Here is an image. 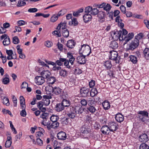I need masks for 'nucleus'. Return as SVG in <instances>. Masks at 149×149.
I'll list each match as a JSON object with an SVG mask.
<instances>
[{
    "mask_svg": "<svg viewBox=\"0 0 149 149\" xmlns=\"http://www.w3.org/2000/svg\"><path fill=\"white\" fill-rule=\"evenodd\" d=\"M80 102L82 105L83 106H86L87 104V101L85 99H84L81 100Z\"/></svg>",
    "mask_w": 149,
    "mask_h": 149,
    "instance_id": "nucleus-64",
    "label": "nucleus"
},
{
    "mask_svg": "<svg viewBox=\"0 0 149 149\" xmlns=\"http://www.w3.org/2000/svg\"><path fill=\"white\" fill-rule=\"evenodd\" d=\"M101 131L104 134H108L110 131L109 127L107 125L103 126L101 128Z\"/></svg>",
    "mask_w": 149,
    "mask_h": 149,
    "instance_id": "nucleus-16",
    "label": "nucleus"
},
{
    "mask_svg": "<svg viewBox=\"0 0 149 149\" xmlns=\"http://www.w3.org/2000/svg\"><path fill=\"white\" fill-rule=\"evenodd\" d=\"M67 22L66 21H64L63 22H61L58 24V25H59L60 26V28L62 29V30L64 29H66V24Z\"/></svg>",
    "mask_w": 149,
    "mask_h": 149,
    "instance_id": "nucleus-33",
    "label": "nucleus"
},
{
    "mask_svg": "<svg viewBox=\"0 0 149 149\" xmlns=\"http://www.w3.org/2000/svg\"><path fill=\"white\" fill-rule=\"evenodd\" d=\"M134 36V33H129L127 36H125L124 38H123V40H125V42L124 43V45L126 44L129 40H131Z\"/></svg>",
    "mask_w": 149,
    "mask_h": 149,
    "instance_id": "nucleus-14",
    "label": "nucleus"
},
{
    "mask_svg": "<svg viewBox=\"0 0 149 149\" xmlns=\"http://www.w3.org/2000/svg\"><path fill=\"white\" fill-rule=\"evenodd\" d=\"M36 141L37 144L40 146H41L43 144L42 141L40 138H37Z\"/></svg>",
    "mask_w": 149,
    "mask_h": 149,
    "instance_id": "nucleus-55",
    "label": "nucleus"
},
{
    "mask_svg": "<svg viewBox=\"0 0 149 149\" xmlns=\"http://www.w3.org/2000/svg\"><path fill=\"white\" fill-rule=\"evenodd\" d=\"M140 149H149V146L144 143H141L140 146Z\"/></svg>",
    "mask_w": 149,
    "mask_h": 149,
    "instance_id": "nucleus-43",
    "label": "nucleus"
},
{
    "mask_svg": "<svg viewBox=\"0 0 149 149\" xmlns=\"http://www.w3.org/2000/svg\"><path fill=\"white\" fill-rule=\"evenodd\" d=\"M143 34L142 33H140L137 34V36L135 37L134 39L137 40L139 41V40L141 39L143 37Z\"/></svg>",
    "mask_w": 149,
    "mask_h": 149,
    "instance_id": "nucleus-49",
    "label": "nucleus"
},
{
    "mask_svg": "<svg viewBox=\"0 0 149 149\" xmlns=\"http://www.w3.org/2000/svg\"><path fill=\"white\" fill-rule=\"evenodd\" d=\"M40 117L42 118L43 120L48 119L49 118V114L47 113L44 112L40 116Z\"/></svg>",
    "mask_w": 149,
    "mask_h": 149,
    "instance_id": "nucleus-44",
    "label": "nucleus"
},
{
    "mask_svg": "<svg viewBox=\"0 0 149 149\" xmlns=\"http://www.w3.org/2000/svg\"><path fill=\"white\" fill-rule=\"evenodd\" d=\"M110 47L113 49H116L118 47V45L116 41H113L110 44Z\"/></svg>",
    "mask_w": 149,
    "mask_h": 149,
    "instance_id": "nucleus-32",
    "label": "nucleus"
},
{
    "mask_svg": "<svg viewBox=\"0 0 149 149\" xmlns=\"http://www.w3.org/2000/svg\"><path fill=\"white\" fill-rule=\"evenodd\" d=\"M81 50L82 49L83 52L85 54L88 52L87 56H88L91 52V49L90 46L88 45H81Z\"/></svg>",
    "mask_w": 149,
    "mask_h": 149,
    "instance_id": "nucleus-6",
    "label": "nucleus"
},
{
    "mask_svg": "<svg viewBox=\"0 0 149 149\" xmlns=\"http://www.w3.org/2000/svg\"><path fill=\"white\" fill-rule=\"evenodd\" d=\"M144 57L146 60L149 59V48H146L143 51Z\"/></svg>",
    "mask_w": 149,
    "mask_h": 149,
    "instance_id": "nucleus-26",
    "label": "nucleus"
},
{
    "mask_svg": "<svg viewBox=\"0 0 149 149\" xmlns=\"http://www.w3.org/2000/svg\"><path fill=\"white\" fill-rule=\"evenodd\" d=\"M115 118L116 120L119 123L123 121L124 120L123 116L120 113L116 114L115 117Z\"/></svg>",
    "mask_w": 149,
    "mask_h": 149,
    "instance_id": "nucleus-18",
    "label": "nucleus"
},
{
    "mask_svg": "<svg viewBox=\"0 0 149 149\" xmlns=\"http://www.w3.org/2000/svg\"><path fill=\"white\" fill-rule=\"evenodd\" d=\"M54 67L52 68V70L54 71H56L60 70L61 69V68L60 66H57L56 63V65H53Z\"/></svg>",
    "mask_w": 149,
    "mask_h": 149,
    "instance_id": "nucleus-61",
    "label": "nucleus"
},
{
    "mask_svg": "<svg viewBox=\"0 0 149 149\" xmlns=\"http://www.w3.org/2000/svg\"><path fill=\"white\" fill-rule=\"evenodd\" d=\"M52 128H55L58 127L59 125V123L56 121L52 122Z\"/></svg>",
    "mask_w": 149,
    "mask_h": 149,
    "instance_id": "nucleus-52",
    "label": "nucleus"
},
{
    "mask_svg": "<svg viewBox=\"0 0 149 149\" xmlns=\"http://www.w3.org/2000/svg\"><path fill=\"white\" fill-rule=\"evenodd\" d=\"M71 20L72 21L69 22V25H72V24H74V26H76L77 25L78 22L75 18H74L73 19H72Z\"/></svg>",
    "mask_w": 149,
    "mask_h": 149,
    "instance_id": "nucleus-39",
    "label": "nucleus"
},
{
    "mask_svg": "<svg viewBox=\"0 0 149 149\" xmlns=\"http://www.w3.org/2000/svg\"><path fill=\"white\" fill-rule=\"evenodd\" d=\"M74 109V107L71 106L67 109V115L70 118H74L77 114Z\"/></svg>",
    "mask_w": 149,
    "mask_h": 149,
    "instance_id": "nucleus-3",
    "label": "nucleus"
},
{
    "mask_svg": "<svg viewBox=\"0 0 149 149\" xmlns=\"http://www.w3.org/2000/svg\"><path fill=\"white\" fill-rule=\"evenodd\" d=\"M75 42L74 40H68L66 44V46L67 47L70 48H73L75 45Z\"/></svg>",
    "mask_w": 149,
    "mask_h": 149,
    "instance_id": "nucleus-24",
    "label": "nucleus"
},
{
    "mask_svg": "<svg viewBox=\"0 0 149 149\" xmlns=\"http://www.w3.org/2000/svg\"><path fill=\"white\" fill-rule=\"evenodd\" d=\"M89 89L86 88H83L80 89V93L83 97H87L88 95Z\"/></svg>",
    "mask_w": 149,
    "mask_h": 149,
    "instance_id": "nucleus-10",
    "label": "nucleus"
},
{
    "mask_svg": "<svg viewBox=\"0 0 149 149\" xmlns=\"http://www.w3.org/2000/svg\"><path fill=\"white\" fill-rule=\"evenodd\" d=\"M19 42V39L17 36H15L13 38V42L15 44H18Z\"/></svg>",
    "mask_w": 149,
    "mask_h": 149,
    "instance_id": "nucleus-47",
    "label": "nucleus"
},
{
    "mask_svg": "<svg viewBox=\"0 0 149 149\" xmlns=\"http://www.w3.org/2000/svg\"><path fill=\"white\" fill-rule=\"evenodd\" d=\"M123 20L120 18V16H118L116 18V22H118L119 26L120 27L121 29H123L124 26V24L122 22Z\"/></svg>",
    "mask_w": 149,
    "mask_h": 149,
    "instance_id": "nucleus-21",
    "label": "nucleus"
},
{
    "mask_svg": "<svg viewBox=\"0 0 149 149\" xmlns=\"http://www.w3.org/2000/svg\"><path fill=\"white\" fill-rule=\"evenodd\" d=\"M104 65L107 69H109L112 67L111 62L109 61H105L104 63Z\"/></svg>",
    "mask_w": 149,
    "mask_h": 149,
    "instance_id": "nucleus-37",
    "label": "nucleus"
},
{
    "mask_svg": "<svg viewBox=\"0 0 149 149\" xmlns=\"http://www.w3.org/2000/svg\"><path fill=\"white\" fill-rule=\"evenodd\" d=\"M11 141H6L5 144V147L6 148H9L11 145Z\"/></svg>",
    "mask_w": 149,
    "mask_h": 149,
    "instance_id": "nucleus-63",
    "label": "nucleus"
},
{
    "mask_svg": "<svg viewBox=\"0 0 149 149\" xmlns=\"http://www.w3.org/2000/svg\"><path fill=\"white\" fill-rule=\"evenodd\" d=\"M44 126H46L48 130H49L52 128V123L51 121L48 120V122Z\"/></svg>",
    "mask_w": 149,
    "mask_h": 149,
    "instance_id": "nucleus-50",
    "label": "nucleus"
},
{
    "mask_svg": "<svg viewBox=\"0 0 149 149\" xmlns=\"http://www.w3.org/2000/svg\"><path fill=\"white\" fill-rule=\"evenodd\" d=\"M20 104H25V99L23 96H20L19 97Z\"/></svg>",
    "mask_w": 149,
    "mask_h": 149,
    "instance_id": "nucleus-62",
    "label": "nucleus"
},
{
    "mask_svg": "<svg viewBox=\"0 0 149 149\" xmlns=\"http://www.w3.org/2000/svg\"><path fill=\"white\" fill-rule=\"evenodd\" d=\"M38 10V9L36 8H30L28 9V12L29 13H35Z\"/></svg>",
    "mask_w": 149,
    "mask_h": 149,
    "instance_id": "nucleus-60",
    "label": "nucleus"
},
{
    "mask_svg": "<svg viewBox=\"0 0 149 149\" xmlns=\"http://www.w3.org/2000/svg\"><path fill=\"white\" fill-rule=\"evenodd\" d=\"M3 43V45L5 46H7L10 44V41L9 37L6 38L4 39Z\"/></svg>",
    "mask_w": 149,
    "mask_h": 149,
    "instance_id": "nucleus-38",
    "label": "nucleus"
},
{
    "mask_svg": "<svg viewBox=\"0 0 149 149\" xmlns=\"http://www.w3.org/2000/svg\"><path fill=\"white\" fill-rule=\"evenodd\" d=\"M138 114H140L143 116H146L148 118V113L147 111H139L138 113Z\"/></svg>",
    "mask_w": 149,
    "mask_h": 149,
    "instance_id": "nucleus-41",
    "label": "nucleus"
},
{
    "mask_svg": "<svg viewBox=\"0 0 149 149\" xmlns=\"http://www.w3.org/2000/svg\"><path fill=\"white\" fill-rule=\"evenodd\" d=\"M2 81L4 84H7L9 83V79L8 78L6 77L2 79Z\"/></svg>",
    "mask_w": 149,
    "mask_h": 149,
    "instance_id": "nucleus-45",
    "label": "nucleus"
},
{
    "mask_svg": "<svg viewBox=\"0 0 149 149\" xmlns=\"http://www.w3.org/2000/svg\"><path fill=\"white\" fill-rule=\"evenodd\" d=\"M64 63V65L67 68L70 69L71 68L70 66L69 65V61L66 58H60L59 60L56 61V63L58 66L63 65Z\"/></svg>",
    "mask_w": 149,
    "mask_h": 149,
    "instance_id": "nucleus-2",
    "label": "nucleus"
},
{
    "mask_svg": "<svg viewBox=\"0 0 149 149\" xmlns=\"http://www.w3.org/2000/svg\"><path fill=\"white\" fill-rule=\"evenodd\" d=\"M110 55L109 57L110 59L115 61L117 60L118 53L117 52L113 50L110 51Z\"/></svg>",
    "mask_w": 149,
    "mask_h": 149,
    "instance_id": "nucleus-11",
    "label": "nucleus"
},
{
    "mask_svg": "<svg viewBox=\"0 0 149 149\" xmlns=\"http://www.w3.org/2000/svg\"><path fill=\"white\" fill-rule=\"evenodd\" d=\"M42 98V96L39 95H36V98H33V100L31 102V104L32 105L35 104L37 102V100H40Z\"/></svg>",
    "mask_w": 149,
    "mask_h": 149,
    "instance_id": "nucleus-31",
    "label": "nucleus"
},
{
    "mask_svg": "<svg viewBox=\"0 0 149 149\" xmlns=\"http://www.w3.org/2000/svg\"><path fill=\"white\" fill-rule=\"evenodd\" d=\"M97 93V91L95 88H93L90 92V95L92 97H94Z\"/></svg>",
    "mask_w": 149,
    "mask_h": 149,
    "instance_id": "nucleus-36",
    "label": "nucleus"
},
{
    "mask_svg": "<svg viewBox=\"0 0 149 149\" xmlns=\"http://www.w3.org/2000/svg\"><path fill=\"white\" fill-rule=\"evenodd\" d=\"M57 137L58 139L65 140L66 138V134L63 132H60L57 134Z\"/></svg>",
    "mask_w": 149,
    "mask_h": 149,
    "instance_id": "nucleus-15",
    "label": "nucleus"
},
{
    "mask_svg": "<svg viewBox=\"0 0 149 149\" xmlns=\"http://www.w3.org/2000/svg\"><path fill=\"white\" fill-rule=\"evenodd\" d=\"M113 37L116 40H117L118 39H119L120 41L123 40V37L121 31H118L117 30L116 32H115L113 33Z\"/></svg>",
    "mask_w": 149,
    "mask_h": 149,
    "instance_id": "nucleus-4",
    "label": "nucleus"
},
{
    "mask_svg": "<svg viewBox=\"0 0 149 149\" xmlns=\"http://www.w3.org/2000/svg\"><path fill=\"white\" fill-rule=\"evenodd\" d=\"M40 74L44 79H47L50 76L51 73L49 70H45L41 72Z\"/></svg>",
    "mask_w": 149,
    "mask_h": 149,
    "instance_id": "nucleus-17",
    "label": "nucleus"
},
{
    "mask_svg": "<svg viewBox=\"0 0 149 149\" xmlns=\"http://www.w3.org/2000/svg\"><path fill=\"white\" fill-rule=\"evenodd\" d=\"M111 6L109 4H107V5L104 6V10L107 11H109L111 9Z\"/></svg>",
    "mask_w": 149,
    "mask_h": 149,
    "instance_id": "nucleus-57",
    "label": "nucleus"
},
{
    "mask_svg": "<svg viewBox=\"0 0 149 149\" xmlns=\"http://www.w3.org/2000/svg\"><path fill=\"white\" fill-rule=\"evenodd\" d=\"M92 7L90 6H88L85 8V12L86 13L89 14V13L92 12Z\"/></svg>",
    "mask_w": 149,
    "mask_h": 149,
    "instance_id": "nucleus-48",
    "label": "nucleus"
},
{
    "mask_svg": "<svg viewBox=\"0 0 149 149\" xmlns=\"http://www.w3.org/2000/svg\"><path fill=\"white\" fill-rule=\"evenodd\" d=\"M47 80L48 83L52 84H54L56 81V78L53 76L49 77L47 79Z\"/></svg>",
    "mask_w": 149,
    "mask_h": 149,
    "instance_id": "nucleus-29",
    "label": "nucleus"
},
{
    "mask_svg": "<svg viewBox=\"0 0 149 149\" xmlns=\"http://www.w3.org/2000/svg\"><path fill=\"white\" fill-rule=\"evenodd\" d=\"M67 71L65 70L62 69L59 71V74L61 76L65 77L67 76Z\"/></svg>",
    "mask_w": 149,
    "mask_h": 149,
    "instance_id": "nucleus-42",
    "label": "nucleus"
},
{
    "mask_svg": "<svg viewBox=\"0 0 149 149\" xmlns=\"http://www.w3.org/2000/svg\"><path fill=\"white\" fill-rule=\"evenodd\" d=\"M80 131L81 133L82 134H88L90 130L89 128L86 127V125H84L81 128Z\"/></svg>",
    "mask_w": 149,
    "mask_h": 149,
    "instance_id": "nucleus-13",
    "label": "nucleus"
},
{
    "mask_svg": "<svg viewBox=\"0 0 149 149\" xmlns=\"http://www.w3.org/2000/svg\"><path fill=\"white\" fill-rule=\"evenodd\" d=\"M95 106H95H90L87 108V109L90 113H93L97 111Z\"/></svg>",
    "mask_w": 149,
    "mask_h": 149,
    "instance_id": "nucleus-25",
    "label": "nucleus"
},
{
    "mask_svg": "<svg viewBox=\"0 0 149 149\" xmlns=\"http://www.w3.org/2000/svg\"><path fill=\"white\" fill-rule=\"evenodd\" d=\"M117 124L114 122H110L109 123V127L110 131L114 132L116 131L118 128Z\"/></svg>",
    "mask_w": 149,
    "mask_h": 149,
    "instance_id": "nucleus-8",
    "label": "nucleus"
},
{
    "mask_svg": "<svg viewBox=\"0 0 149 149\" xmlns=\"http://www.w3.org/2000/svg\"><path fill=\"white\" fill-rule=\"evenodd\" d=\"M61 103L64 107H68L70 104V101L65 99H63L61 102Z\"/></svg>",
    "mask_w": 149,
    "mask_h": 149,
    "instance_id": "nucleus-30",
    "label": "nucleus"
},
{
    "mask_svg": "<svg viewBox=\"0 0 149 149\" xmlns=\"http://www.w3.org/2000/svg\"><path fill=\"white\" fill-rule=\"evenodd\" d=\"M95 101V100H93V99H90L87 101L88 105L89 106H93V105L94 104Z\"/></svg>",
    "mask_w": 149,
    "mask_h": 149,
    "instance_id": "nucleus-54",
    "label": "nucleus"
},
{
    "mask_svg": "<svg viewBox=\"0 0 149 149\" xmlns=\"http://www.w3.org/2000/svg\"><path fill=\"white\" fill-rule=\"evenodd\" d=\"M99 10L97 8H92V12L91 13V14L92 15H95L98 14Z\"/></svg>",
    "mask_w": 149,
    "mask_h": 149,
    "instance_id": "nucleus-46",
    "label": "nucleus"
},
{
    "mask_svg": "<svg viewBox=\"0 0 149 149\" xmlns=\"http://www.w3.org/2000/svg\"><path fill=\"white\" fill-rule=\"evenodd\" d=\"M104 109L105 110H107L109 109L110 105L109 102L107 100H105L102 103Z\"/></svg>",
    "mask_w": 149,
    "mask_h": 149,
    "instance_id": "nucleus-28",
    "label": "nucleus"
},
{
    "mask_svg": "<svg viewBox=\"0 0 149 149\" xmlns=\"http://www.w3.org/2000/svg\"><path fill=\"white\" fill-rule=\"evenodd\" d=\"M91 14L86 13L83 16V19L85 23L89 21H91L92 19Z\"/></svg>",
    "mask_w": 149,
    "mask_h": 149,
    "instance_id": "nucleus-22",
    "label": "nucleus"
},
{
    "mask_svg": "<svg viewBox=\"0 0 149 149\" xmlns=\"http://www.w3.org/2000/svg\"><path fill=\"white\" fill-rule=\"evenodd\" d=\"M62 35L65 38H67L69 36V32L68 29L62 30Z\"/></svg>",
    "mask_w": 149,
    "mask_h": 149,
    "instance_id": "nucleus-35",
    "label": "nucleus"
},
{
    "mask_svg": "<svg viewBox=\"0 0 149 149\" xmlns=\"http://www.w3.org/2000/svg\"><path fill=\"white\" fill-rule=\"evenodd\" d=\"M59 117L58 116L52 115L50 118V119L52 122L56 121L58 119Z\"/></svg>",
    "mask_w": 149,
    "mask_h": 149,
    "instance_id": "nucleus-40",
    "label": "nucleus"
},
{
    "mask_svg": "<svg viewBox=\"0 0 149 149\" xmlns=\"http://www.w3.org/2000/svg\"><path fill=\"white\" fill-rule=\"evenodd\" d=\"M81 55L78 56L76 58L77 62L80 64H84L85 63V58L86 56L83 55L82 53H80Z\"/></svg>",
    "mask_w": 149,
    "mask_h": 149,
    "instance_id": "nucleus-5",
    "label": "nucleus"
},
{
    "mask_svg": "<svg viewBox=\"0 0 149 149\" xmlns=\"http://www.w3.org/2000/svg\"><path fill=\"white\" fill-rule=\"evenodd\" d=\"M43 97L42 100L43 101L44 104L45 106H48L50 103L49 99L52 98V96L50 95H45L43 96Z\"/></svg>",
    "mask_w": 149,
    "mask_h": 149,
    "instance_id": "nucleus-7",
    "label": "nucleus"
},
{
    "mask_svg": "<svg viewBox=\"0 0 149 149\" xmlns=\"http://www.w3.org/2000/svg\"><path fill=\"white\" fill-rule=\"evenodd\" d=\"M120 8L123 13L124 14H125L126 13V8L123 5L121 6L120 7Z\"/></svg>",
    "mask_w": 149,
    "mask_h": 149,
    "instance_id": "nucleus-58",
    "label": "nucleus"
},
{
    "mask_svg": "<svg viewBox=\"0 0 149 149\" xmlns=\"http://www.w3.org/2000/svg\"><path fill=\"white\" fill-rule=\"evenodd\" d=\"M55 110L58 112L64 110V108L62 105L61 103L56 104L55 108Z\"/></svg>",
    "mask_w": 149,
    "mask_h": 149,
    "instance_id": "nucleus-23",
    "label": "nucleus"
},
{
    "mask_svg": "<svg viewBox=\"0 0 149 149\" xmlns=\"http://www.w3.org/2000/svg\"><path fill=\"white\" fill-rule=\"evenodd\" d=\"M58 17L55 15H54L50 19V21L53 22H56L58 19Z\"/></svg>",
    "mask_w": 149,
    "mask_h": 149,
    "instance_id": "nucleus-51",
    "label": "nucleus"
},
{
    "mask_svg": "<svg viewBox=\"0 0 149 149\" xmlns=\"http://www.w3.org/2000/svg\"><path fill=\"white\" fill-rule=\"evenodd\" d=\"M9 102V99L8 98L6 97H4L3 98V104H5L7 106H8L9 103H8V104H7Z\"/></svg>",
    "mask_w": 149,
    "mask_h": 149,
    "instance_id": "nucleus-53",
    "label": "nucleus"
},
{
    "mask_svg": "<svg viewBox=\"0 0 149 149\" xmlns=\"http://www.w3.org/2000/svg\"><path fill=\"white\" fill-rule=\"evenodd\" d=\"M74 109L75 112L77 114H81L84 112V109L81 106H76L75 107H74Z\"/></svg>",
    "mask_w": 149,
    "mask_h": 149,
    "instance_id": "nucleus-20",
    "label": "nucleus"
},
{
    "mask_svg": "<svg viewBox=\"0 0 149 149\" xmlns=\"http://www.w3.org/2000/svg\"><path fill=\"white\" fill-rule=\"evenodd\" d=\"M17 24H18V26H22L26 24V22L23 20H19L17 21Z\"/></svg>",
    "mask_w": 149,
    "mask_h": 149,
    "instance_id": "nucleus-59",
    "label": "nucleus"
},
{
    "mask_svg": "<svg viewBox=\"0 0 149 149\" xmlns=\"http://www.w3.org/2000/svg\"><path fill=\"white\" fill-rule=\"evenodd\" d=\"M139 141L141 142H146L149 140L148 137L146 134H143L140 135L139 138Z\"/></svg>",
    "mask_w": 149,
    "mask_h": 149,
    "instance_id": "nucleus-12",
    "label": "nucleus"
},
{
    "mask_svg": "<svg viewBox=\"0 0 149 149\" xmlns=\"http://www.w3.org/2000/svg\"><path fill=\"white\" fill-rule=\"evenodd\" d=\"M36 84L38 85H41L45 82L44 78L42 76H37L35 78Z\"/></svg>",
    "mask_w": 149,
    "mask_h": 149,
    "instance_id": "nucleus-9",
    "label": "nucleus"
},
{
    "mask_svg": "<svg viewBox=\"0 0 149 149\" xmlns=\"http://www.w3.org/2000/svg\"><path fill=\"white\" fill-rule=\"evenodd\" d=\"M139 41L137 40L134 39L131 42L127 44L126 48H125L126 51L129 50H133L139 46Z\"/></svg>",
    "mask_w": 149,
    "mask_h": 149,
    "instance_id": "nucleus-1",
    "label": "nucleus"
},
{
    "mask_svg": "<svg viewBox=\"0 0 149 149\" xmlns=\"http://www.w3.org/2000/svg\"><path fill=\"white\" fill-rule=\"evenodd\" d=\"M130 61L134 64H136L137 62V57L134 55H131L130 56Z\"/></svg>",
    "mask_w": 149,
    "mask_h": 149,
    "instance_id": "nucleus-34",
    "label": "nucleus"
},
{
    "mask_svg": "<svg viewBox=\"0 0 149 149\" xmlns=\"http://www.w3.org/2000/svg\"><path fill=\"white\" fill-rule=\"evenodd\" d=\"M105 15V13L104 12L100 11L98 12L97 14V16L100 19V22H101L104 21V17Z\"/></svg>",
    "mask_w": 149,
    "mask_h": 149,
    "instance_id": "nucleus-19",
    "label": "nucleus"
},
{
    "mask_svg": "<svg viewBox=\"0 0 149 149\" xmlns=\"http://www.w3.org/2000/svg\"><path fill=\"white\" fill-rule=\"evenodd\" d=\"M26 4L25 2L24 1H19L17 4V6L20 7L25 5Z\"/></svg>",
    "mask_w": 149,
    "mask_h": 149,
    "instance_id": "nucleus-56",
    "label": "nucleus"
},
{
    "mask_svg": "<svg viewBox=\"0 0 149 149\" xmlns=\"http://www.w3.org/2000/svg\"><path fill=\"white\" fill-rule=\"evenodd\" d=\"M54 91L53 93L56 95H59L61 94L62 91V89L58 87H54Z\"/></svg>",
    "mask_w": 149,
    "mask_h": 149,
    "instance_id": "nucleus-27",
    "label": "nucleus"
}]
</instances>
